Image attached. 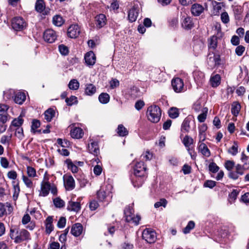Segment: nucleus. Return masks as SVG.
<instances>
[{
    "label": "nucleus",
    "instance_id": "ea45409f",
    "mask_svg": "<svg viewBox=\"0 0 249 249\" xmlns=\"http://www.w3.org/2000/svg\"><path fill=\"white\" fill-rule=\"evenodd\" d=\"M53 23L56 26H61L64 23V20L60 15H56L53 18Z\"/></svg>",
    "mask_w": 249,
    "mask_h": 249
},
{
    "label": "nucleus",
    "instance_id": "0eeeda50",
    "mask_svg": "<svg viewBox=\"0 0 249 249\" xmlns=\"http://www.w3.org/2000/svg\"><path fill=\"white\" fill-rule=\"evenodd\" d=\"M35 9L37 13L44 16L49 15L50 12V8L46 7V4L44 0H36Z\"/></svg>",
    "mask_w": 249,
    "mask_h": 249
},
{
    "label": "nucleus",
    "instance_id": "6ab92c4d",
    "mask_svg": "<svg viewBox=\"0 0 249 249\" xmlns=\"http://www.w3.org/2000/svg\"><path fill=\"white\" fill-rule=\"evenodd\" d=\"M106 23L107 18L104 14H100L95 17V24L98 28L103 27Z\"/></svg>",
    "mask_w": 249,
    "mask_h": 249
},
{
    "label": "nucleus",
    "instance_id": "603ef678",
    "mask_svg": "<svg viewBox=\"0 0 249 249\" xmlns=\"http://www.w3.org/2000/svg\"><path fill=\"white\" fill-rule=\"evenodd\" d=\"M65 102H66L68 106H71L74 104H77L78 100L76 96L71 95L69 98H66L65 99Z\"/></svg>",
    "mask_w": 249,
    "mask_h": 249
},
{
    "label": "nucleus",
    "instance_id": "dca6fc26",
    "mask_svg": "<svg viewBox=\"0 0 249 249\" xmlns=\"http://www.w3.org/2000/svg\"><path fill=\"white\" fill-rule=\"evenodd\" d=\"M84 59L87 65L92 66L96 62V57L93 51H89L85 54Z\"/></svg>",
    "mask_w": 249,
    "mask_h": 249
},
{
    "label": "nucleus",
    "instance_id": "a878e982",
    "mask_svg": "<svg viewBox=\"0 0 249 249\" xmlns=\"http://www.w3.org/2000/svg\"><path fill=\"white\" fill-rule=\"evenodd\" d=\"M110 194V192L109 191H107L104 189V187H101L97 192V197L99 200L103 201L106 199L107 196H109Z\"/></svg>",
    "mask_w": 249,
    "mask_h": 249
},
{
    "label": "nucleus",
    "instance_id": "0e129e2a",
    "mask_svg": "<svg viewBox=\"0 0 249 249\" xmlns=\"http://www.w3.org/2000/svg\"><path fill=\"white\" fill-rule=\"evenodd\" d=\"M239 190L233 189L229 195L230 200H231L233 201H235L237 198V196L239 195Z\"/></svg>",
    "mask_w": 249,
    "mask_h": 249
},
{
    "label": "nucleus",
    "instance_id": "a18cd8bd",
    "mask_svg": "<svg viewBox=\"0 0 249 249\" xmlns=\"http://www.w3.org/2000/svg\"><path fill=\"white\" fill-rule=\"evenodd\" d=\"M24 120L21 116H18L17 118L14 119L11 123V124L15 127H20L23 124Z\"/></svg>",
    "mask_w": 249,
    "mask_h": 249
},
{
    "label": "nucleus",
    "instance_id": "5701e85b",
    "mask_svg": "<svg viewBox=\"0 0 249 249\" xmlns=\"http://www.w3.org/2000/svg\"><path fill=\"white\" fill-rule=\"evenodd\" d=\"M147 178V177H139L138 176H134L132 179V182L135 187L139 188L142 185L144 181Z\"/></svg>",
    "mask_w": 249,
    "mask_h": 249
},
{
    "label": "nucleus",
    "instance_id": "58836bf2",
    "mask_svg": "<svg viewBox=\"0 0 249 249\" xmlns=\"http://www.w3.org/2000/svg\"><path fill=\"white\" fill-rule=\"evenodd\" d=\"M218 37L216 36H213L209 40V48L215 50L217 47Z\"/></svg>",
    "mask_w": 249,
    "mask_h": 249
},
{
    "label": "nucleus",
    "instance_id": "de8ad7c7",
    "mask_svg": "<svg viewBox=\"0 0 249 249\" xmlns=\"http://www.w3.org/2000/svg\"><path fill=\"white\" fill-rule=\"evenodd\" d=\"M195 226V223L193 221H190L187 226L183 229V232L185 234L189 233Z\"/></svg>",
    "mask_w": 249,
    "mask_h": 249
},
{
    "label": "nucleus",
    "instance_id": "2f4dec72",
    "mask_svg": "<svg viewBox=\"0 0 249 249\" xmlns=\"http://www.w3.org/2000/svg\"><path fill=\"white\" fill-rule=\"evenodd\" d=\"M198 151H200L203 156L206 157H209L211 155L210 150L208 149L207 146L204 143H201L199 144Z\"/></svg>",
    "mask_w": 249,
    "mask_h": 249
},
{
    "label": "nucleus",
    "instance_id": "e2e57ef3",
    "mask_svg": "<svg viewBox=\"0 0 249 249\" xmlns=\"http://www.w3.org/2000/svg\"><path fill=\"white\" fill-rule=\"evenodd\" d=\"M219 167L216 165V164L213 162H212L210 163L209 165V170L210 172L215 173L218 171Z\"/></svg>",
    "mask_w": 249,
    "mask_h": 249
},
{
    "label": "nucleus",
    "instance_id": "423d86ee",
    "mask_svg": "<svg viewBox=\"0 0 249 249\" xmlns=\"http://www.w3.org/2000/svg\"><path fill=\"white\" fill-rule=\"evenodd\" d=\"M134 176L147 177V168L143 161L137 162L134 167Z\"/></svg>",
    "mask_w": 249,
    "mask_h": 249
},
{
    "label": "nucleus",
    "instance_id": "39448f33",
    "mask_svg": "<svg viewBox=\"0 0 249 249\" xmlns=\"http://www.w3.org/2000/svg\"><path fill=\"white\" fill-rule=\"evenodd\" d=\"M142 238L148 244H153L157 240V233L155 231L151 228H146L142 233Z\"/></svg>",
    "mask_w": 249,
    "mask_h": 249
},
{
    "label": "nucleus",
    "instance_id": "aec40b11",
    "mask_svg": "<svg viewBox=\"0 0 249 249\" xmlns=\"http://www.w3.org/2000/svg\"><path fill=\"white\" fill-rule=\"evenodd\" d=\"M203 6L198 3H195L192 5L191 11V13L194 16H199L204 11Z\"/></svg>",
    "mask_w": 249,
    "mask_h": 249
},
{
    "label": "nucleus",
    "instance_id": "ddd939ff",
    "mask_svg": "<svg viewBox=\"0 0 249 249\" xmlns=\"http://www.w3.org/2000/svg\"><path fill=\"white\" fill-rule=\"evenodd\" d=\"M245 171L243 170L241 165L237 164L235 166L234 170H232L229 173V177L233 180H236L238 178L244 174Z\"/></svg>",
    "mask_w": 249,
    "mask_h": 249
},
{
    "label": "nucleus",
    "instance_id": "4468645a",
    "mask_svg": "<svg viewBox=\"0 0 249 249\" xmlns=\"http://www.w3.org/2000/svg\"><path fill=\"white\" fill-rule=\"evenodd\" d=\"M172 86L174 90L177 93L181 92L184 88L183 80L178 78H176L172 80Z\"/></svg>",
    "mask_w": 249,
    "mask_h": 249
},
{
    "label": "nucleus",
    "instance_id": "8fccbe9b",
    "mask_svg": "<svg viewBox=\"0 0 249 249\" xmlns=\"http://www.w3.org/2000/svg\"><path fill=\"white\" fill-rule=\"evenodd\" d=\"M169 26L172 29H176L178 26V18L173 17L168 20Z\"/></svg>",
    "mask_w": 249,
    "mask_h": 249
},
{
    "label": "nucleus",
    "instance_id": "7ed1b4c3",
    "mask_svg": "<svg viewBox=\"0 0 249 249\" xmlns=\"http://www.w3.org/2000/svg\"><path fill=\"white\" fill-rule=\"evenodd\" d=\"M161 115V109L157 106H151L147 108V118L152 123H158L160 119Z\"/></svg>",
    "mask_w": 249,
    "mask_h": 249
},
{
    "label": "nucleus",
    "instance_id": "864d4df0",
    "mask_svg": "<svg viewBox=\"0 0 249 249\" xmlns=\"http://www.w3.org/2000/svg\"><path fill=\"white\" fill-rule=\"evenodd\" d=\"M238 146L236 142H234L233 145L228 149V153L235 156L238 153Z\"/></svg>",
    "mask_w": 249,
    "mask_h": 249
},
{
    "label": "nucleus",
    "instance_id": "3c124183",
    "mask_svg": "<svg viewBox=\"0 0 249 249\" xmlns=\"http://www.w3.org/2000/svg\"><path fill=\"white\" fill-rule=\"evenodd\" d=\"M11 139L12 134H10V135H3L1 137L0 142L2 144H7L9 146Z\"/></svg>",
    "mask_w": 249,
    "mask_h": 249
},
{
    "label": "nucleus",
    "instance_id": "393cba45",
    "mask_svg": "<svg viewBox=\"0 0 249 249\" xmlns=\"http://www.w3.org/2000/svg\"><path fill=\"white\" fill-rule=\"evenodd\" d=\"M70 134L73 138L80 139L83 135V131L81 128L75 127L71 130Z\"/></svg>",
    "mask_w": 249,
    "mask_h": 249
},
{
    "label": "nucleus",
    "instance_id": "f704fd0d",
    "mask_svg": "<svg viewBox=\"0 0 249 249\" xmlns=\"http://www.w3.org/2000/svg\"><path fill=\"white\" fill-rule=\"evenodd\" d=\"M55 114V110L52 108H49L46 110L44 113V118L47 122H51L52 119L54 117Z\"/></svg>",
    "mask_w": 249,
    "mask_h": 249
},
{
    "label": "nucleus",
    "instance_id": "9d476101",
    "mask_svg": "<svg viewBox=\"0 0 249 249\" xmlns=\"http://www.w3.org/2000/svg\"><path fill=\"white\" fill-rule=\"evenodd\" d=\"M63 181L65 188L67 191H71L75 187V181L73 178L70 175L65 174L63 176Z\"/></svg>",
    "mask_w": 249,
    "mask_h": 249
},
{
    "label": "nucleus",
    "instance_id": "2eb2a0df",
    "mask_svg": "<svg viewBox=\"0 0 249 249\" xmlns=\"http://www.w3.org/2000/svg\"><path fill=\"white\" fill-rule=\"evenodd\" d=\"M83 225L80 223L74 224L71 229V232L75 237H78L85 233Z\"/></svg>",
    "mask_w": 249,
    "mask_h": 249
},
{
    "label": "nucleus",
    "instance_id": "09e8293b",
    "mask_svg": "<svg viewBox=\"0 0 249 249\" xmlns=\"http://www.w3.org/2000/svg\"><path fill=\"white\" fill-rule=\"evenodd\" d=\"M53 204L55 207L61 208L64 207L65 202L60 197H56L53 200Z\"/></svg>",
    "mask_w": 249,
    "mask_h": 249
},
{
    "label": "nucleus",
    "instance_id": "c85d7f7f",
    "mask_svg": "<svg viewBox=\"0 0 249 249\" xmlns=\"http://www.w3.org/2000/svg\"><path fill=\"white\" fill-rule=\"evenodd\" d=\"M210 81L212 87L213 88H216L220 84L221 77L218 74L212 75Z\"/></svg>",
    "mask_w": 249,
    "mask_h": 249
},
{
    "label": "nucleus",
    "instance_id": "f8f14e48",
    "mask_svg": "<svg viewBox=\"0 0 249 249\" xmlns=\"http://www.w3.org/2000/svg\"><path fill=\"white\" fill-rule=\"evenodd\" d=\"M56 32L52 29H47L43 34V38L45 41L49 43L54 42L57 38Z\"/></svg>",
    "mask_w": 249,
    "mask_h": 249
},
{
    "label": "nucleus",
    "instance_id": "6e6d98bb",
    "mask_svg": "<svg viewBox=\"0 0 249 249\" xmlns=\"http://www.w3.org/2000/svg\"><path fill=\"white\" fill-rule=\"evenodd\" d=\"M27 174L29 177L35 178L36 176V169L31 166L27 167Z\"/></svg>",
    "mask_w": 249,
    "mask_h": 249
},
{
    "label": "nucleus",
    "instance_id": "680f3d73",
    "mask_svg": "<svg viewBox=\"0 0 249 249\" xmlns=\"http://www.w3.org/2000/svg\"><path fill=\"white\" fill-rule=\"evenodd\" d=\"M167 204V201L165 198H161L159 201L156 202L154 204V207L156 208H159L160 206H163L165 208Z\"/></svg>",
    "mask_w": 249,
    "mask_h": 249
},
{
    "label": "nucleus",
    "instance_id": "774afa93",
    "mask_svg": "<svg viewBox=\"0 0 249 249\" xmlns=\"http://www.w3.org/2000/svg\"><path fill=\"white\" fill-rule=\"evenodd\" d=\"M245 51V47L242 45H238L235 49V53L238 56H241Z\"/></svg>",
    "mask_w": 249,
    "mask_h": 249
},
{
    "label": "nucleus",
    "instance_id": "f257e3e1",
    "mask_svg": "<svg viewBox=\"0 0 249 249\" xmlns=\"http://www.w3.org/2000/svg\"><path fill=\"white\" fill-rule=\"evenodd\" d=\"M10 236L17 244L31 239L30 233L25 229H11Z\"/></svg>",
    "mask_w": 249,
    "mask_h": 249
},
{
    "label": "nucleus",
    "instance_id": "c756f323",
    "mask_svg": "<svg viewBox=\"0 0 249 249\" xmlns=\"http://www.w3.org/2000/svg\"><path fill=\"white\" fill-rule=\"evenodd\" d=\"M96 91L95 86L92 84H87L85 89V94L88 96L93 95Z\"/></svg>",
    "mask_w": 249,
    "mask_h": 249
},
{
    "label": "nucleus",
    "instance_id": "052dcab7",
    "mask_svg": "<svg viewBox=\"0 0 249 249\" xmlns=\"http://www.w3.org/2000/svg\"><path fill=\"white\" fill-rule=\"evenodd\" d=\"M59 51L60 53L63 55H67L69 53V49L68 48L63 45L61 44L59 46Z\"/></svg>",
    "mask_w": 249,
    "mask_h": 249
},
{
    "label": "nucleus",
    "instance_id": "a211bd4d",
    "mask_svg": "<svg viewBox=\"0 0 249 249\" xmlns=\"http://www.w3.org/2000/svg\"><path fill=\"white\" fill-rule=\"evenodd\" d=\"M193 76L195 81L198 85H202L205 81L204 73L199 70L194 71Z\"/></svg>",
    "mask_w": 249,
    "mask_h": 249
},
{
    "label": "nucleus",
    "instance_id": "a19ab883",
    "mask_svg": "<svg viewBox=\"0 0 249 249\" xmlns=\"http://www.w3.org/2000/svg\"><path fill=\"white\" fill-rule=\"evenodd\" d=\"M168 114L171 118L176 119L179 116V110L178 108L175 107H171L168 110Z\"/></svg>",
    "mask_w": 249,
    "mask_h": 249
},
{
    "label": "nucleus",
    "instance_id": "c9c22d12",
    "mask_svg": "<svg viewBox=\"0 0 249 249\" xmlns=\"http://www.w3.org/2000/svg\"><path fill=\"white\" fill-rule=\"evenodd\" d=\"M116 132L120 137H125L128 134V131L122 124L118 126Z\"/></svg>",
    "mask_w": 249,
    "mask_h": 249
},
{
    "label": "nucleus",
    "instance_id": "c03bdc74",
    "mask_svg": "<svg viewBox=\"0 0 249 249\" xmlns=\"http://www.w3.org/2000/svg\"><path fill=\"white\" fill-rule=\"evenodd\" d=\"M99 101L102 104H107L109 101L110 96L107 93H102L99 95Z\"/></svg>",
    "mask_w": 249,
    "mask_h": 249
},
{
    "label": "nucleus",
    "instance_id": "b1692460",
    "mask_svg": "<svg viewBox=\"0 0 249 249\" xmlns=\"http://www.w3.org/2000/svg\"><path fill=\"white\" fill-rule=\"evenodd\" d=\"M40 122L38 120L33 119L32 122V125L31 128V132L34 134H35L36 133L39 134L41 133V129H37L40 126Z\"/></svg>",
    "mask_w": 249,
    "mask_h": 249
},
{
    "label": "nucleus",
    "instance_id": "1a4fd4ad",
    "mask_svg": "<svg viewBox=\"0 0 249 249\" xmlns=\"http://www.w3.org/2000/svg\"><path fill=\"white\" fill-rule=\"evenodd\" d=\"M51 189V183L49 181V178L46 177L44 178V180L41 183V191L39 196H46L50 192Z\"/></svg>",
    "mask_w": 249,
    "mask_h": 249
},
{
    "label": "nucleus",
    "instance_id": "f03ea898",
    "mask_svg": "<svg viewBox=\"0 0 249 249\" xmlns=\"http://www.w3.org/2000/svg\"><path fill=\"white\" fill-rule=\"evenodd\" d=\"M124 213L126 222L136 226L139 224L141 217L138 214H134V210L132 205L126 206L124 209Z\"/></svg>",
    "mask_w": 249,
    "mask_h": 249
},
{
    "label": "nucleus",
    "instance_id": "bb28decb",
    "mask_svg": "<svg viewBox=\"0 0 249 249\" xmlns=\"http://www.w3.org/2000/svg\"><path fill=\"white\" fill-rule=\"evenodd\" d=\"M8 121V116L6 114L0 116V134L5 131L7 125L5 124Z\"/></svg>",
    "mask_w": 249,
    "mask_h": 249
},
{
    "label": "nucleus",
    "instance_id": "473e14b6",
    "mask_svg": "<svg viewBox=\"0 0 249 249\" xmlns=\"http://www.w3.org/2000/svg\"><path fill=\"white\" fill-rule=\"evenodd\" d=\"M65 163L67 164L68 169L70 170L72 173H76L78 172L79 170L78 167L77 165L73 163L71 159H67L65 161Z\"/></svg>",
    "mask_w": 249,
    "mask_h": 249
},
{
    "label": "nucleus",
    "instance_id": "79ce46f5",
    "mask_svg": "<svg viewBox=\"0 0 249 249\" xmlns=\"http://www.w3.org/2000/svg\"><path fill=\"white\" fill-rule=\"evenodd\" d=\"M12 185L13 186L14 193H13V197L14 198L17 199L18 196L19 192H20V187L19 185V182L18 181L17 183H16L15 181H12Z\"/></svg>",
    "mask_w": 249,
    "mask_h": 249
},
{
    "label": "nucleus",
    "instance_id": "49530a36",
    "mask_svg": "<svg viewBox=\"0 0 249 249\" xmlns=\"http://www.w3.org/2000/svg\"><path fill=\"white\" fill-rule=\"evenodd\" d=\"M68 87L70 89L77 90L79 87V83L76 79L71 80L69 83Z\"/></svg>",
    "mask_w": 249,
    "mask_h": 249
},
{
    "label": "nucleus",
    "instance_id": "4d7b16f0",
    "mask_svg": "<svg viewBox=\"0 0 249 249\" xmlns=\"http://www.w3.org/2000/svg\"><path fill=\"white\" fill-rule=\"evenodd\" d=\"M22 180L26 185V186L29 188H32L33 187V183L31 179L29 178L28 177L23 175L22 176Z\"/></svg>",
    "mask_w": 249,
    "mask_h": 249
},
{
    "label": "nucleus",
    "instance_id": "69168bd1",
    "mask_svg": "<svg viewBox=\"0 0 249 249\" xmlns=\"http://www.w3.org/2000/svg\"><path fill=\"white\" fill-rule=\"evenodd\" d=\"M221 19L222 22L225 24H227L229 22L230 18L227 12H223L221 14Z\"/></svg>",
    "mask_w": 249,
    "mask_h": 249
},
{
    "label": "nucleus",
    "instance_id": "5fc2aeb1",
    "mask_svg": "<svg viewBox=\"0 0 249 249\" xmlns=\"http://www.w3.org/2000/svg\"><path fill=\"white\" fill-rule=\"evenodd\" d=\"M15 136L20 140L23 139L24 135L23 133V129L22 127H17L15 130Z\"/></svg>",
    "mask_w": 249,
    "mask_h": 249
},
{
    "label": "nucleus",
    "instance_id": "6e6552de",
    "mask_svg": "<svg viewBox=\"0 0 249 249\" xmlns=\"http://www.w3.org/2000/svg\"><path fill=\"white\" fill-rule=\"evenodd\" d=\"M221 58L219 54L209 53L207 57V63L210 68L212 69L220 64Z\"/></svg>",
    "mask_w": 249,
    "mask_h": 249
},
{
    "label": "nucleus",
    "instance_id": "72a5a7b5",
    "mask_svg": "<svg viewBox=\"0 0 249 249\" xmlns=\"http://www.w3.org/2000/svg\"><path fill=\"white\" fill-rule=\"evenodd\" d=\"M138 12L135 8L131 9L128 13V19L130 22H134L136 20L138 16Z\"/></svg>",
    "mask_w": 249,
    "mask_h": 249
},
{
    "label": "nucleus",
    "instance_id": "37998d69",
    "mask_svg": "<svg viewBox=\"0 0 249 249\" xmlns=\"http://www.w3.org/2000/svg\"><path fill=\"white\" fill-rule=\"evenodd\" d=\"M182 142L184 146L187 148H188L191 147V145L193 144L194 140L191 137L188 135H186L182 140Z\"/></svg>",
    "mask_w": 249,
    "mask_h": 249
},
{
    "label": "nucleus",
    "instance_id": "20e7f679",
    "mask_svg": "<svg viewBox=\"0 0 249 249\" xmlns=\"http://www.w3.org/2000/svg\"><path fill=\"white\" fill-rule=\"evenodd\" d=\"M27 23L21 17H15L11 20V26L16 31H21L25 29Z\"/></svg>",
    "mask_w": 249,
    "mask_h": 249
},
{
    "label": "nucleus",
    "instance_id": "412c9836",
    "mask_svg": "<svg viewBox=\"0 0 249 249\" xmlns=\"http://www.w3.org/2000/svg\"><path fill=\"white\" fill-rule=\"evenodd\" d=\"M53 218L52 216L47 217L45 221V232L47 234H50L53 230L54 227L53 225Z\"/></svg>",
    "mask_w": 249,
    "mask_h": 249
},
{
    "label": "nucleus",
    "instance_id": "9b49d317",
    "mask_svg": "<svg viewBox=\"0 0 249 249\" xmlns=\"http://www.w3.org/2000/svg\"><path fill=\"white\" fill-rule=\"evenodd\" d=\"M81 32L80 27L78 24H72L69 26L67 31L68 36L71 38H77Z\"/></svg>",
    "mask_w": 249,
    "mask_h": 249
},
{
    "label": "nucleus",
    "instance_id": "7c9ffc66",
    "mask_svg": "<svg viewBox=\"0 0 249 249\" xmlns=\"http://www.w3.org/2000/svg\"><path fill=\"white\" fill-rule=\"evenodd\" d=\"M89 152L94 156H97L99 153V148L98 143L96 142H93L89 145Z\"/></svg>",
    "mask_w": 249,
    "mask_h": 249
},
{
    "label": "nucleus",
    "instance_id": "bf43d9fd",
    "mask_svg": "<svg viewBox=\"0 0 249 249\" xmlns=\"http://www.w3.org/2000/svg\"><path fill=\"white\" fill-rule=\"evenodd\" d=\"M204 109L205 110H203V112L199 114L197 117L198 121L200 123L204 122L206 119L208 109L207 108H205Z\"/></svg>",
    "mask_w": 249,
    "mask_h": 249
},
{
    "label": "nucleus",
    "instance_id": "cd10ccee",
    "mask_svg": "<svg viewBox=\"0 0 249 249\" xmlns=\"http://www.w3.org/2000/svg\"><path fill=\"white\" fill-rule=\"evenodd\" d=\"M14 100L16 103L21 105L26 100V95L24 92H18L15 94Z\"/></svg>",
    "mask_w": 249,
    "mask_h": 249
},
{
    "label": "nucleus",
    "instance_id": "4be33fe9",
    "mask_svg": "<svg viewBox=\"0 0 249 249\" xmlns=\"http://www.w3.org/2000/svg\"><path fill=\"white\" fill-rule=\"evenodd\" d=\"M181 25L185 30H190L194 27V24L192 18L190 17L187 16L183 19Z\"/></svg>",
    "mask_w": 249,
    "mask_h": 249
},
{
    "label": "nucleus",
    "instance_id": "13d9d810",
    "mask_svg": "<svg viewBox=\"0 0 249 249\" xmlns=\"http://www.w3.org/2000/svg\"><path fill=\"white\" fill-rule=\"evenodd\" d=\"M225 168L230 172L232 171V169L235 167V162L233 160H228L225 162Z\"/></svg>",
    "mask_w": 249,
    "mask_h": 249
},
{
    "label": "nucleus",
    "instance_id": "f3484780",
    "mask_svg": "<svg viewBox=\"0 0 249 249\" xmlns=\"http://www.w3.org/2000/svg\"><path fill=\"white\" fill-rule=\"evenodd\" d=\"M81 209V205L79 202L69 201L67 204V209L69 211L78 213Z\"/></svg>",
    "mask_w": 249,
    "mask_h": 249
},
{
    "label": "nucleus",
    "instance_id": "4c0bfd02",
    "mask_svg": "<svg viewBox=\"0 0 249 249\" xmlns=\"http://www.w3.org/2000/svg\"><path fill=\"white\" fill-rule=\"evenodd\" d=\"M241 109V106L238 102H234L231 105V112L234 116H237Z\"/></svg>",
    "mask_w": 249,
    "mask_h": 249
},
{
    "label": "nucleus",
    "instance_id": "338daca9",
    "mask_svg": "<svg viewBox=\"0 0 249 249\" xmlns=\"http://www.w3.org/2000/svg\"><path fill=\"white\" fill-rule=\"evenodd\" d=\"M216 185V182L212 180H208L206 181L203 185L204 187L210 188L211 189L213 188Z\"/></svg>",
    "mask_w": 249,
    "mask_h": 249
},
{
    "label": "nucleus",
    "instance_id": "e433bc0d",
    "mask_svg": "<svg viewBox=\"0 0 249 249\" xmlns=\"http://www.w3.org/2000/svg\"><path fill=\"white\" fill-rule=\"evenodd\" d=\"M191 119L187 117L186 118L181 125V131L182 132H188L191 128L190 126Z\"/></svg>",
    "mask_w": 249,
    "mask_h": 249
}]
</instances>
